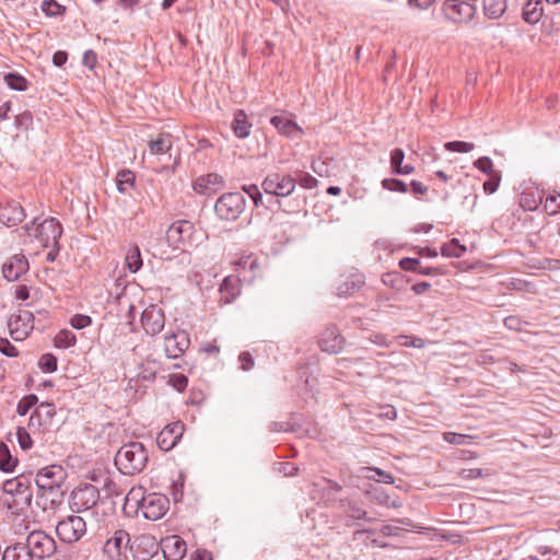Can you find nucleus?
<instances>
[{
	"instance_id": "nucleus-1",
	"label": "nucleus",
	"mask_w": 560,
	"mask_h": 560,
	"mask_svg": "<svg viewBox=\"0 0 560 560\" xmlns=\"http://www.w3.org/2000/svg\"><path fill=\"white\" fill-rule=\"evenodd\" d=\"M148 459L149 455L143 444L130 442L118 450L115 456V465L121 474L133 476L145 468Z\"/></svg>"
},
{
	"instance_id": "nucleus-2",
	"label": "nucleus",
	"mask_w": 560,
	"mask_h": 560,
	"mask_svg": "<svg viewBox=\"0 0 560 560\" xmlns=\"http://www.w3.org/2000/svg\"><path fill=\"white\" fill-rule=\"evenodd\" d=\"M66 478L67 472L60 465H49L37 471L35 482L40 490L49 492L51 503H56L63 497Z\"/></svg>"
},
{
	"instance_id": "nucleus-3",
	"label": "nucleus",
	"mask_w": 560,
	"mask_h": 560,
	"mask_svg": "<svg viewBox=\"0 0 560 560\" xmlns=\"http://www.w3.org/2000/svg\"><path fill=\"white\" fill-rule=\"evenodd\" d=\"M23 230L33 241L36 240L43 247H56L59 250L58 241L62 234V226L55 218L44 220L36 224L34 220L31 224H25Z\"/></svg>"
},
{
	"instance_id": "nucleus-4",
	"label": "nucleus",
	"mask_w": 560,
	"mask_h": 560,
	"mask_svg": "<svg viewBox=\"0 0 560 560\" xmlns=\"http://www.w3.org/2000/svg\"><path fill=\"white\" fill-rule=\"evenodd\" d=\"M3 491L12 497L9 509L23 512L30 508L33 499L31 483L22 477L9 479L3 483Z\"/></svg>"
},
{
	"instance_id": "nucleus-5",
	"label": "nucleus",
	"mask_w": 560,
	"mask_h": 560,
	"mask_svg": "<svg viewBox=\"0 0 560 560\" xmlns=\"http://www.w3.org/2000/svg\"><path fill=\"white\" fill-rule=\"evenodd\" d=\"M245 208V198L241 192L222 195L214 205L217 215L226 221L236 220Z\"/></svg>"
},
{
	"instance_id": "nucleus-6",
	"label": "nucleus",
	"mask_w": 560,
	"mask_h": 560,
	"mask_svg": "<svg viewBox=\"0 0 560 560\" xmlns=\"http://www.w3.org/2000/svg\"><path fill=\"white\" fill-rule=\"evenodd\" d=\"M296 186V179L291 175L281 173H270L264 179L261 187L267 195L276 197L290 196Z\"/></svg>"
},
{
	"instance_id": "nucleus-7",
	"label": "nucleus",
	"mask_w": 560,
	"mask_h": 560,
	"mask_svg": "<svg viewBox=\"0 0 560 560\" xmlns=\"http://www.w3.org/2000/svg\"><path fill=\"white\" fill-rule=\"evenodd\" d=\"M33 558L44 559L52 556L57 549L52 537L43 530H33L26 537L25 544Z\"/></svg>"
},
{
	"instance_id": "nucleus-8",
	"label": "nucleus",
	"mask_w": 560,
	"mask_h": 560,
	"mask_svg": "<svg viewBox=\"0 0 560 560\" xmlns=\"http://www.w3.org/2000/svg\"><path fill=\"white\" fill-rule=\"evenodd\" d=\"M56 533L65 542H77L86 533V523L79 515H70L57 524Z\"/></svg>"
},
{
	"instance_id": "nucleus-9",
	"label": "nucleus",
	"mask_w": 560,
	"mask_h": 560,
	"mask_svg": "<svg viewBox=\"0 0 560 560\" xmlns=\"http://www.w3.org/2000/svg\"><path fill=\"white\" fill-rule=\"evenodd\" d=\"M194 225L189 221L179 220L174 222L166 231L165 237L170 246L186 250L191 245Z\"/></svg>"
},
{
	"instance_id": "nucleus-10",
	"label": "nucleus",
	"mask_w": 560,
	"mask_h": 560,
	"mask_svg": "<svg viewBox=\"0 0 560 560\" xmlns=\"http://www.w3.org/2000/svg\"><path fill=\"white\" fill-rule=\"evenodd\" d=\"M100 501V491L93 485L75 488L71 493L70 506L74 512H84L96 506Z\"/></svg>"
},
{
	"instance_id": "nucleus-11",
	"label": "nucleus",
	"mask_w": 560,
	"mask_h": 560,
	"mask_svg": "<svg viewBox=\"0 0 560 560\" xmlns=\"http://www.w3.org/2000/svg\"><path fill=\"white\" fill-rule=\"evenodd\" d=\"M132 544L129 534L124 529H116L105 541L103 551L112 560L120 559L122 556L127 559L126 551H130Z\"/></svg>"
},
{
	"instance_id": "nucleus-12",
	"label": "nucleus",
	"mask_w": 560,
	"mask_h": 560,
	"mask_svg": "<svg viewBox=\"0 0 560 560\" xmlns=\"http://www.w3.org/2000/svg\"><path fill=\"white\" fill-rule=\"evenodd\" d=\"M443 12L448 20L455 23H467L475 16L476 8L466 1L445 0Z\"/></svg>"
},
{
	"instance_id": "nucleus-13",
	"label": "nucleus",
	"mask_w": 560,
	"mask_h": 560,
	"mask_svg": "<svg viewBox=\"0 0 560 560\" xmlns=\"http://www.w3.org/2000/svg\"><path fill=\"white\" fill-rule=\"evenodd\" d=\"M170 506L168 499L160 493H149L142 499V514L147 520L156 521L165 515Z\"/></svg>"
},
{
	"instance_id": "nucleus-14",
	"label": "nucleus",
	"mask_w": 560,
	"mask_h": 560,
	"mask_svg": "<svg viewBox=\"0 0 560 560\" xmlns=\"http://www.w3.org/2000/svg\"><path fill=\"white\" fill-rule=\"evenodd\" d=\"M8 327L14 340H24L34 327V315L28 311H20L9 318Z\"/></svg>"
},
{
	"instance_id": "nucleus-15",
	"label": "nucleus",
	"mask_w": 560,
	"mask_h": 560,
	"mask_svg": "<svg viewBox=\"0 0 560 560\" xmlns=\"http://www.w3.org/2000/svg\"><path fill=\"white\" fill-rule=\"evenodd\" d=\"M189 336L185 330H177L164 339V350L168 358H179L189 347Z\"/></svg>"
},
{
	"instance_id": "nucleus-16",
	"label": "nucleus",
	"mask_w": 560,
	"mask_h": 560,
	"mask_svg": "<svg viewBox=\"0 0 560 560\" xmlns=\"http://www.w3.org/2000/svg\"><path fill=\"white\" fill-rule=\"evenodd\" d=\"M184 424L179 421L173 422L164 427L158 434L156 444L162 451H171L182 439L184 433Z\"/></svg>"
},
{
	"instance_id": "nucleus-17",
	"label": "nucleus",
	"mask_w": 560,
	"mask_h": 560,
	"mask_svg": "<svg viewBox=\"0 0 560 560\" xmlns=\"http://www.w3.org/2000/svg\"><path fill=\"white\" fill-rule=\"evenodd\" d=\"M158 545L151 536H139L130 545L133 560H150L158 552Z\"/></svg>"
},
{
	"instance_id": "nucleus-18",
	"label": "nucleus",
	"mask_w": 560,
	"mask_h": 560,
	"mask_svg": "<svg viewBox=\"0 0 560 560\" xmlns=\"http://www.w3.org/2000/svg\"><path fill=\"white\" fill-rule=\"evenodd\" d=\"M141 323L148 335L155 336L164 328L165 317L162 310L151 306L142 313Z\"/></svg>"
},
{
	"instance_id": "nucleus-19",
	"label": "nucleus",
	"mask_w": 560,
	"mask_h": 560,
	"mask_svg": "<svg viewBox=\"0 0 560 560\" xmlns=\"http://www.w3.org/2000/svg\"><path fill=\"white\" fill-rule=\"evenodd\" d=\"M25 218V212L20 202L9 200L0 203V222L8 226L18 225Z\"/></svg>"
},
{
	"instance_id": "nucleus-20",
	"label": "nucleus",
	"mask_w": 560,
	"mask_h": 560,
	"mask_svg": "<svg viewBox=\"0 0 560 560\" xmlns=\"http://www.w3.org/2000/svg\"><path fill=\"white\" fill-rule=\"evenodd\" d=\"M319 345L323 351L338 353L343 348L345 339L336 326H329L322 332Z\"/></svg>"
},
{
	"instance_id": "nucleus-21",
	"label": "nucleus",
	"mask_w": 560,
	"mask_h": 560,
	"mask_svg": "<svg viewBox=\"0 0 560 560\" xmlns=\"http://www.w3.org/2000/svg\"><path fill=\"white\" fill-rule=\"evenodd\" d=\"M27 270L28 261L23 255H13L4 262L2 267L3 276L9 281L18 280Z\"/></svg>"
},
{
	"instance_id": "nucleus-22",
	"label": "nucleus",
	"mask_w": 560,
	"mask_h": 560,
	"mask_svg": "<svg viewBox=\"0 0 560 560\" xmlns=\"http://www.w3.org/2000/svg\"><path fill=\"white\" fill-rule=\"evenodd\" d=\"M162 551L166 560H182L187 551L186 542L179 536L166 537L162 540Z\"/></svg>"
},
{
	"instance_id": "nucleus-23",
	"label": "nucleus",
	"mask_w": 560,
	"mask_h": 560,
	"mask_svg": "<svg viewBox=\"0 0 560 560\" xmlns=\"http://www.w3.org/2000/svg\"><path fill=\"white\" fill-rule=\"evenodd\" d=\"M223 177L219 174L210 173L205 176L198 177L194 183L196 192L205 195L215 192L223 187Z\"/></svg>"
},
{
	"instance_id": "nucleus-24",
	"label": "nucleus",
	"mask_w": 560,
	"mask_h": 560,
	"mask_svg": "<svg viewBox=\"0 0 560 560\" xmlns=\"http://www.w3.org/2000/svg\"><path fill=\"white\" fill-rule=\"evenodd\" d=\"M270 122L280 133L290 138H299L302 133V129L298 126V124L285 115L273 116L270 119Z\"/></svg>"
},
{
	"instance_id": "nucleus-25",
	"label": "nucleus",
	"mask_w": 560,
	"mask_h": 560,
	"mask_svg": "<svg viewBox=\"0 0 560 560\" xmlns=\"http://www.w3.org/2000/svg\"><path fill=\"white\" fill-rule=\"evenodd\" d=\"M522 5V16L526 23L536 24L540 21L544 11L541 0H526Z\"/></svg>"
},
{
	"instance_id": "nucleus-26",
	"label": "nucleus",
	"mask_w": 560,
	"mask_h": 560,
	"mask_svg": "<svg viewBox=\"0 0 560 560\" xmlns=\"http://www.w3.org/2000/svg\"><path fill=\"white\" fill-rule=\"evenodd\" d=\"M252 124L248 121L244 110L238 109L234 113L232 129L237 138H247L250 133Z\"/></svg>"
},
{
	"instance_id": "nucleus-27",
	"label": "nucleus",
	"mask_w": 560,
	"mask_h": 560,
	"mask_svg": "<svg viewBox=\"0 0 560 560\" xmlns=\"http://www.w3.org/2000/svg\"><path fill=\"white\" fill-rule=\"evenodd\" d=\"M221 300L231 303L240 294L238 280L233 277H226L220 287Z\"/></svg>"
},
{
	"instance_id": "nucleus-28",
	"label": "nucleus",
	"mask_w": 560,
	"mask_h": 560,
	"mask_svg": "<svg viewBox=\"0 0 560 560\" xmlns=\"http://www.w3.org/2000/svg\"><path fill=\"white\" fill-rule=\"evenodd\" d=\"M27 546L25 544H15L13 546L8 547L1 560H33Z\"/></svg>"
},
{
	"instance_id": "nucleus-29",
	"label": "nucleus",
	"mask_w": 560,
	"mask_h": 560,
	"mask_svg": "<svg viewBox=\"0 0 560 560\" xmlns=\"http://www.w3.org/2000/svg\"><path fill=\"white\" fill-rule=\"evenodd\" d=\"M364 283L362 276L354 275L347 279L343 283L339 284L336 288L337 295L340 298H346L351 295L353 292L359 290Z\"/></svg>"
},
{
	"instance_id": "nucleus-30",
	"label": "nucleus",
	"mask_w": 560,
	"mask_h": 560,
	"mask_svg": "<svg viewBox=\"0 0 560 560\" xmlns=\"http://www.w3.org/2000/svg\"><path fill=\"white\" fill-rule=\"evenodd\" d=\"M509 5L508 0H483V11L489 19H499Z\"/></svg>"
},
{
	"instance_id": "nucleus-31",
	"label": "nucleus",
	"mask_w": 560,
	"mask_h": 560,
	"mask_svg": "<svg viewBox=\"0 0 560 560\" xmlns=\"http://www.w3.org/2000/svg\"><path fill=\"white\" fill-rule=\"evenodd\" d=\"M145 495L142 487L130 489L126 495L124 509H131L138 512L142 508V499H145Z\"/></svg>"
},
{
	"instance_id": "nucleus-32",
	"label": "nucleus",
	"mask_w": 560,
	"mask_h": 560,
	"mask_svg": "<svg viewBox=\"0 0 560 560\" xmlns=\"http://www.w3.org/2000/svg\"><path fill=\"white\" fill-rule=\"evenodd\" d=\"M18 463V458L11 455L8 445L4 442H0V470L3 472H12Z\"/></svg>"
},
{
	"instance_id": "nucleus-33",
	"label": "nucleus",
	"mask_w": 560,
	"mask_h": 560,
	"mask_svg": "<svg viewBox=\"0 0 560 560\" xmlns=\"http://www.w3.org/2000/svg\"><path fill=\"white\" fill-rule=\"evenodd\" d=\"M404 158H405V154L401 149H395L392 151L390 165H392L394 173L407 175L413 171V166H411L409 164L402 165Z\"/></svg>"
},
{
	"instance_id": "nucleus-34",
	"label": "nucleus",
	"mask_w": 560,
	"mask_h": 560,
	"mask_svg": "<svg viewBox=\"0 0 560 560\" xmlns=\"http://www.w3.org/2000/svg\"><path fill=\"white\" fill-rule=\"evenodd\" d=\"M125 264L126 267L129 269L130 272L135 273L142 267V258L140 248L138 245H132L125 257Z\"/></svg>"
},
{
	"instance_id": "nucleus-35",
	"label": "nucleus",
	"mask_w": 560,
	"mask_h": 560,
	"mask_svg": "<svg viewBox=\"0 0 560 560\" xmlns=\"http://www.w3.org/2000/svg\"><path fill=\"white\" fill-rule=\"evenodd\" d=\"M422 548L423 547H436L439 542H442L445 538L439 530L433 529L429 526L422 525Z\"/></svg>"
},
{
	"instance_id": "nucleus-36",
	"label": "nucleus",
	"mask_w": 560,
	"mask_h": 560,
	"mask_svg": "<svg viewBox=\"0 0 560 560\" xmlns=\"http://www.w3.org/2000/svg\"><path fill=\"white\" fill-rule=\"evenodd\" d=\"M172 148V141L170 136L161 135L158 139L149 142V150L151 154H164Z\"/></svg>"
},
{
	"instance_id": "nucleus-37",
	"label": "nucleus",
	"mask_w": 560,
	"mask_h": 560,
	"mask_svg": "<svg viewBox=\"0 0 560 560\" xmlns=\"http://www.w3.org/2000/svg\"><path fill=\"white\" fill-rule=\"evenodd\" d=\"M117 189L126 194L135 184V175L129 170H124L117 174L116 177Z\"/></svg>"
},
{
	"instance_id": "nucleus-38",
	"label": "nucleus",
	"mask_w": 560,
	"mask_h": 560,
	"mask_svg": "<svg viewBox=\"0 0 560 560\" xmlns=\"http://www.w3.org/2000/svg\"><path fill=\"white\" fill-rule=\"evenodd\" d=\"M362 470L365 472L364 477L371 480H375L382 483H393L394 478L390 474L381 470L378 468L363 467Z\"/></svg>"
},
{
	"instance_id": "nucleus-39",
	"label": "nucleus",
	"mask_w": 560,
	"mask_h": 560,
	"mask_svg": "<svg viewBox=\"0 0 560 560\" xmlns=\"http://www.w3.org/2000/svg\"><path fill=\"white\" fill-rule=\"evenodd\" d=\"M465 252L466 247L459 244L458 240L456 238H453L441 247L442 255L447 257L459 258L464 255Z\"/></svg>"
},
{
	"instance_id": "nucleus-40",
	"label": "nucleus",
	"mask_w": 560,
	"mask_h": 560,
	"mask_svg": "<svg viewBox=\"0 0 560 560\" xmlns=\"http://www.w3.org/2000/svg\"><path fill=\"white\" fill-rule=\"evenodd\" d=\"M75 341V335L67 329L60 330L54 339L55 346L63 349L74 346Z\"/></svg>"
},
{
	"instance_id": "nucleus-41",
	"label": "nucleus",
	"mask_w": 560,
	"mask_h": 560,
	"mask_svg": "<svg viewBox=\"0 0 560 560\" xmlns=\"http://www.w3.org/2000/svg\"><path fill=\"white\" fill-rule=\"evenodd\" d=\"M4 82L8 86L15 91H25L27 89V80L19 73H8L4 75Z\"/></svg>"
},
{
	"instance_id": "nucleus-42",
	"label": "nucleus",
	"mask_w": 560,
	"mask_h": 560,
	"mask_svg": "<svg viewBox=\"0 0 560 560\" xmlns=\"http://www.w3.org/2000/svg\"><path fill=\"white\" fill-rule=\"evenodd\" d=\"M544 208L549 215L560 213V194L557 191L549 194L546 198Z\"/></svg>"
},
{
	"instance_id": "nucleus-43",
	"label": "nucleus",
	"mask_w": 560,
	"mask_h": 560,
	"mask_svg": "<svg viewBox=\"0 0 560 560\" xmlns=\"http://www.w3.org/2000/svg\"><path fill=\"white\" fill-rule=\"evenodd\" d=\"M35 411L37 412V417L43 418V421L49 425L55 416V406L50 402H42Z\"/></svg>"
},
{
	"instance_id": "nucleus-44",
	"label": "nucleus",
	"mask_w": 560,
	"mask_h": 560,
	"mask_svg": "<svg viewBox=\"0 0 560 560\" xmlns=\"http://www.w3.org/2000/svg\"><path fill=\"white\" fill-rule=\"evenodd\" d=\"M37 401L38 398L34 394L23 397L18 404L16 412L20 416H25L30 411V409L37 404Z\"/></svg>"
},
{
	"instance_id": "nucleus-45",
	"label": "nucleus",
	"mask_w": 560,
	"mask_h": 560,
	"mask_svg": "<svg viewBox=\"0 0 560 560\" xmlns=\"http://www.w3.org/2000/svg\"><path fill=\"white\" fill-rule=\"evenodd\" d=\"M443 438L447 443L456 444V445L469 444L470 441L472 440L471 435L459 434V433H455V432H445L443 434Z\"/></svg>"
},
{
	"instance_id": "nucleus-46",
	"label": "nucleus",
	"mask_w": 560,
	"mask_h": 560,
	"mask_svg": "<svg viewBox=\"0 0 560 560\" xmlns=\"http://www.w3.org/2000/svg\"><path fill=\"white\" fill-rule=\"evenodd\" d=\"M447 151L467 153L474 150L475 145L465 141H450L444 144Z\"/></svg>"
},
{
	"instance_id": "nucleus-47",
	"label": "nucleus",
	"mask_w": 560,
	"mask_h": 560,
	"mask_svg": "<svg viewBox=\"0 0 560 560\" xmlns=\"http://www.w3.org/2000/svg\"><path fill=\"white\" fill-rule=\"evenodd\" d=\"M347 513L351 518L354 520H368L371 518L366 516V512L360 506V504L357 501H349L347 505Z\"/></svg>"
},
{
	"instance_id": "nucleus-48",
	"label": "nucleus",
	"mask_w": 560,
	"mask_h": 560,
	"mask_svg": "<svg viewBox=\"0 0 560 560\" xmlns=\"http://www.w3.org/2000/svg\"><path fill=\"white\" fill-rule=\"evenodd\" d=\"M39 366L44 372L51 373L57 370V359L50 353H46L39 359Z\"/></svg>"
},
{
	"instance_id": "nucleus-49",
	"label": "nucleus",
	"mask_w": 560,
	"mask_h": 560,
	"mask_svg": "<svg viewBox=\"0 0 560 560\" xmlns=\"http://www.w3.org/2000/svg\"><path fill=\"white\" fill-rule=\"evenodd\" d=\"M42 10L48 16H56L61 14L63 8L56 0H44L42 3Z\"/></svg>"
},
{
	"instance_id": "nucleus-50",
	"label": "nucleus",
	"mask_w": 560,
	"mask_h": 560,
	"mask_svg": "<svg viewBox=\"0 0 560 560\" xmlns=\"http://www.w3.org/2000/svg\"><path fill=\"white\" fill-rule=\"evenodd\" d=\"M33 116L31 112H23L15 116L14 125L18 129L27 130L32 127Z\"/></svg>"
},
{
	"instance_id": "nucleus-51",
	"label": "nucleus",
	"mask_w": 560,
	"mask_h": 560,
	"mask_svg": "<svg viewBox=\"0 0 560 560\" xmlns=\"http://www.w3.org/2000/svg\"><path fill=\"white\" fill-rule=\"evenodd\" d=\"M474 165L475 167H477L480 172L491 176L493 174H497L494 171H493V163L491 161L490 158L488 156H482V158H479L478 160H476L474 162Z\"/></svg>"
},
{
	"instance_id": "nucleus-52",
	"label": "nucleus",
	"mask_w": 560,
	"mask_h": 560,
	"mask_svg": "<svg viewBox=\"0 0 560 560\" xmlns=\"http://www.w3.org/2000/svg\"><path fill=\"white\" fill-rule=\"evenodd\" d=\"M382 186H383V188H385L387 190H392V191H400V192L407 191V185L402 180L396 179V178L383 179Z\"/></svg>"
},
{
	"instance_id": "nucleus-53",
	"label": "nucleus",
	"mask_w": 560,
	"mask_h": 560,
	"mask_svg": "<svg viewBox=\"0 0 560 560\" xmlns=\"http://www.w3.org/2000/svg\"><path fill=\"white\" fill-rule=\"evenodd\" d=\"M16 436L22 450L26 451L32 447V439L24 428H18Z\"/></svg>"
},
{
	"instance_id": "nucleus-54",
	"label": "nucleus",
	"mask_w": 560,
	"mask_h": 560,
	"mask_svg": "<svg viewBox=\"0 0 560 560\" xmlns=\"http://www.w3.org/2000/svg\"><path fill=\"white\" fill-rule=\"evenodd\" d=\"M91 323H92L91 317L88 315H83V314H77L70 320L71 326L75 329L85 328V327L90 326Z\"/></svg>"
},
{
	"instance_id": "nucleus-55",
	"label": "nucleus",
	"mask_w": 560,
	"mask_h": 560,
	"mask_svg": "<svg viewBox=\"0 0 560 560\" xmlns=\"http://www.w3.org/2000/svg\"><path fill=\"white\" fill-rule=\"evenodd\" d=\"M487 475L488 474H485L480 468L462 469L458 474L459 478L463 480L477 479Z\"/></svg>"
},
{
	"instance_id": "nucleus-56",
	"label": "nucleus",
	"mask_w": 560,
	"mask_h": 560,
	"mask_svg": "<svg viewBox=\"0 0 560 560\" xmlns=\"http://www.w3.org/2000/svg\"><path fill=\"white\" fill-rule=\"evenodd\" d=\"M168 383L178 392H182L187 387L188 380L184 374H172Z\"/></svg>"
},
{
	"instance_id": "nucleus-57",
	"label": "nucleus",
	"mask_w": 560,
	"mask_h": 560,
	"mask_svg": "<svg viewBox=\"0 0 560 560\" xmlns=\"http://www.w3.org/2000/svg\"><path fill=\"white\" fill-rule=\"evenodd\" d=\"M374 500L380 503V504H384V505H387V506H399V504L396 503V501H392L389 500V497L383 491L382 488H375L374 489Z\"/></svg>"
},
{
	"instance_id": "nucleus-58",
	"label": "nucleus",
	"mask_w": 560,
	"mask_h": 560,
	"mask_svg": "<svg viewBox=\"0 0 560 560\" xmlns=\"http://www.w3.org/2000/svg\"><path fill=\"white\" fill-rule=\"evenodd\" d=\"M500 180H501V177L498 173L491 175L490 178L483 183L485 191L487 194H493L494 191H497Z\"/></svg>"
},
{
	"instance_id": "nucleus-59",
	"label": "nucleus",
	"mask_w": 560,
	"mask_h": 560,
	"mask_svg": "<svg viewBox=\"0 0 560 560\" xmlns=\"http://www.w3.org/2000/svg\"><path fill=\"white\" fill-rule=\"evenodd\" d=\"M0 352L8 357H16L18 351L14 346L5 338H0Z\"/></svg>"
},
{
	"instance_id": "nucleus-60",
	"label": "nucleus",
	"mask_w": 560,
	"mask_h": 560,
	"mask_svg": "<svg viewBox=\"0 0 560 560\" xmlns=\"http://www.w3.org/2000/svg\"><path fill=\"white\" fill-rule=\"evenodd\" d=\"M312 170L320 177L329 176L327 164L322 160L313 161Z\"/></svg>"
},
{
	"instance_id": "nucleus-61",
	"label": "nucleus",
	"mask_w": 560,
	"mask_h": 560,
	"mask_svg": "<svg viewBox=\"0 0 560 560\" xmlns=\"http://www.w3.org/2000/svg\"><path fill=\"white\" fill-rule=\"evenodd\" d=\"M299 184L305 189H312L317 185V179L310 174H303L299 178Z\"/></svg>"
},
{
	"instance_id": "nucleus-62",
	"label": "nucleus",
	"mask_w": 560,
	"mask_h": 560,
	"mask_svg": "<svg viewBox=\"0 0 560 560\" xmlns=\"http://www.w3.org/2000/svg\"><path fill=\"white\" fill-rule=\"evenodd\" d=\"M96 61H97V56L96 54L93 51V50H86L84 54H83V59H82V63L90 68V69H93L96 65Z\"/></svg>"
},
{
	"instance_id": "nucleus-63",
	"label": "nucleus",
	"mask_w": 560,
	"mask_h": 560,
	"mask_svg": "<svg viewBox=\"0 0 560 560\" xmlns=\"http://www.w3.org/2000/svg\"><path fill=\"white\" fill-rule=\"evenodd\" d=\"M238 360L241 362V368L244 371H248L254 366V359L248 352H242L238 357Z\"/></svg>"
},
{
	"instance_id": "nucleus-64",
	"label": "nucleus",
	"mask_w": 560,
	"mask_h": 560,
	"mask_svg": "<svg viewBox=\"0 0 560 560\" xmlns=\"http://www.w3.org/2000/svg\"><path fill=\"white\" fill-rule=\"evenodd\" d=\"M419 260L416 258H402L399 261V266L404 270H417V267L419 266Z\"/></svg>"
}]
</instances>
